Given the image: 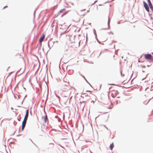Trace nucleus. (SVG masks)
I'll list each match as a JSON object with an SVG mask.
<instances>
[{"instance_id": "obj_1", "label": "nucleus", "mask_w": 153, "mask_h": 153, "mask_svg": "<svg viewBox=\"0 0 153 153\" xmlns=\"http://www.w3.org/2000/svg\"><path fill=\"white\" fill-rule=\"evenodd\" d=\"M29 114V110H27L26 111V114H25V117L22 123V131H23L26 124V121L27 119V118L28 117Z\"/></svg>"}, {"instance_id": "obj_2", "label": "nucleus", "mask_w": 153, "mask_h": 153, "mask_svg": "<svg viewBox=\"0 0 153 153\" xmlns=\"http://www.w3.org/2000/svg\"><path fill=\"white\" fill-rule=\"evenodd\" d=\"M118 92L117 90H114L111 91V96L114 98L116 97Z\"/></svg>"}, {"instance_id": "obj_3", "label": "nucleus", "mask_w": 153, "mask_h": 153, "mask_svg": "<svg viewBox=\"0 0 153 153\" xmlns=\"http://www.w3.org/2000/svg\"><path fill=\"white\" fill-rule=\"evenodd\" d=\"M144 57L146 59L148 60H151L152 59V56L151 54H148L144 55Z\"/></svg>"}, {"instance_id": "obj_4", "label": "nucleus", "mask_w": 153, "mask_h": 153, "mask_svg": "<svg viewBox=\"0 0 153 153\" xmlns=\"http://www.w3.org/2000/svg\"><path fill=\"white\" fill-rule=\"evenodd\" d=\"M143 3L144 4V6L146 10L148 12H149V6H148V4L145 1L143 2Z\"/></svg>"}, {"instance_id": "obj_5", "label": "nucleus", "mask_w": 153, "mask_h": 153, "mask_svg": "<svg viewBox=\"0 0 153 153\" xmlns=\"http://www.w3.org/2000/svg\"><path fill=\"white\" fill-rule=\"evenodd\" d=\"M42 118L43 120L44 123H48V119L46 114L45 116L42 117Z\"/></svg>"}, {"instance_id": "obj_6", "label": "nucleus", "mask_w": 153, "mask_h": 153, "mask_svg": "<svg viewBox=\"0 0 153 153\" xmlns=\"http://www.w3.org/2000/svg\"><path fill=\"white\" fill-rule=\"evenodd\" d=\"M45 35H42V36L40 38L39 40V42L40 43H42V42L43 41L45 38Z\"/></svg>"}, {"instance_id": "obj_7", "label": "nucleus", "mask_w": 153, "mask_h": 153, "mask_svg": "<svg viewBox=\"0 0 153 153\" xmlns=\"http://www.w3.org/2000/svg\"><path fill=\"white\" fill-rule=\"evenodd\" d=\"M89 92L88 94H89V96L90 97H94V95L92 94L91 91H88Z\"/></svg>"}, {"instance_id": "obj_8", "label": "nucleus", "mask_w": 153, "mask_h": 153, "mask_svg": "<svg viewBox=\"0 0 153 153\" xmlns=\"http://www.w3.org/2000/svg\"><path fill=\"white\" fill-rule=\"evenodd\" d=\"M114 147V143H112V144H111V145L110 146V149L111 150H112V149Z\"/></svg>"}, {"instance_id": "obj_9", "label": "nucleus", "mask_w": 153, "mask_h": 153, "mask_svg": "<svg viewBox=\"0 0 153 153\" xmlns=\"http://www.w3.org/2000/svg\"><path fill=\"white\" fill-rule=\"evenodd\" d=\"M149 7L151 10L153 12V7L152 4L149 5Z\"/></svg>"}, {"instance_id": "obj_10", "label": "nucleus", "mask_w": 153, "mask_h": 153, "mask_svg": "<svg viewBox=\"0 0 153 153\" xmlns=\"http://www.w3.org/2000/svg\"><path fill=\"white\" fill-rule=\"evenodd\" d=\"M65 9H62L60 11V13H62L65 11Z\"/></svg>"}, {"instance_id": "obj_11", "label": "nucleus", "mask_w": 153, "mask_h": 153, "mask_svg": "<svg viewBox=\"0 0 153 153\" xmlns=\"http://www.w3.org/2000/svg\"><path fill=\"white\" fill-rule=\"evenodd\" d=\"M72 38V37H71H71L70 38V41L71 42H73V41L72 40H71V38Z\"/></svg>"}, {"instance_id": "obj_12", "label": "nucleus", "mask_w": 153, "mask_h": 153, "mask_svg": "<svg viewBox=\"0 0 153 153\" xmlns=\"http://www.w3.org/2000/svg\"><path fill=\"white\" fill-rule=\"evenodd\" d=\"M148 4H149H149H152L151 1H149V2H148Z\"/></svg>"}, {"instance_id": "obj_13", "label": "nucleus", "mask_w": 153, "mask_h": 153, "mask_svg": "<svg viewBox=\"0 0 153 153\" xmlns=\"http://www.w3.org/2000/svg\"><path fill=\"white\" fill-rule=\"evenodd\" d=\"M97 1H94V4L95 3H96V2H97Z\"/></svg>"}, {"instance_id": "obj_14", "label": "nucleus", "mask_w": 153, "mask_h": 153, "mask_svg": "<svg viewBox=\"0 0 153 153\" xmlns=\"http://www.w3.org/2000/svg\"><path fill=\"white\" fill-rule=\"evenodd\" d=\"M91 98L90 97L89 98V100H91Z\"/></svg>"}, {"instance_id": "obj_15", "label": "nucleus", "mask_w": 153, "mask_h": 153, "mask_svg": "<svg viewBox=\"0 0 153 153\" xmlns=\"http://www.w3.org/2000/svg\"><path fill=\"white\" fill-rule=\"evenodd\" d=\"M148 0V2H149V1H150V0Z\"/></svg>"}, {"instance_id": "obj_16", "label": "nucleus", "mask_w": 153, "mask_h": 153, "mask_svg": "<svg viewBox=\"0 0 153 153\" xmlns=\"http://www.w3.org/2000/svg\"><path fill=\"white\" fill-rule=\"evenodd\" d=\"M7 7V6H5V7H4V8H5V7Z\"/></svg>"}, {"instance_id": "obj_17", "label": "nucleus", "mask_w": 153, "mask_h": 153, "mask_svg": "<svg viewBox=\"0 0 153 153\" xmlns=\"http://www.w3.org/2000/svg\"><path fill=\"white\" fill-rule=\"evenodd\" d=\"M94 102V101H92H92H91V102Z\"/></svg>"}, {"instance_id": "obj_18", "label": "nucleus", "mask_w": 153, "mask_h": 153, "mask_svg": "<svg viewBox=\"0 0 153 153\" xmlns=\"http://www.w3.org/2000/svg\"><path fill=\"white\" fill-rule=\"evenodd\" d=\"M152 54H153V53H152Z\"/></svg>"}]
</instances>
